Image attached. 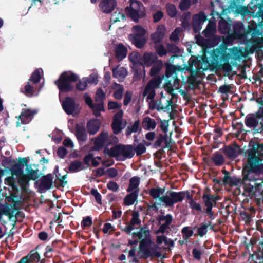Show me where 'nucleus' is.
Here are the masks:
<instances>
[{"instance_id": "7ed1b4c3", "label": "nucleus", "mask_w": 263, "mask_h": 263, "mask_svg": "<svg viewBox=\"0 0 263 263\" xmlns=\"http://www.w3.org/2000/svg\"><path fill=\"white\" fill-rule=\"evenodd\" d=\"M210 58L208 59L205 55L203 58V66L197 68L195 72L196 73L202 70V71L210 70H222L226 72L232 71V67L229 63V58L228 55L223 56L219 50L213 49L210 53Z\"/></svg>"}, {"instance_id": "5701e85b", "label": "nucleus", "mask_w": 263, "mask_h": 263, "mask_svg": "<svg viewBox=\"0 0 263 263\" xmlns=\"http://www.w3.org/2000/svg\"><path fill=\"white\" fill-rule=\"evenodd\" d=\"M53 183L52 175L50 173L43 176L41 179L39 186V189L41 191L50 189Z\"/></svg>"}, {"instance_id": "72a5a7b5", "label": "nucleus", "mask_w": 263, "mask_h": 263, "mask_svg": "<svg viewBox=\"0 0 263 263\" xmlns=\"http://www.w3.org/2000/svg\"><path fill=\"white\" fill-rule=\"evenodd\" d=\"M130 193L124 199V203L125 205H132L135 203L138 198L139 190H136L134 192Z\"/></svg>"}, {"instance_id": "f257e3e1", "label": "nucleus", "mask_w": 263, "mask_h": 263, "mask_svg": "<svg viewBox=\"0 0 263 263\" xmlns=\"http://www.w3.org/2000/svg\"><path fill=\"white\" fill-rule=\"evenodd\" d=\"M263 173V163H259L256 159H247V164L242 170V184L244 191L250 197L258 196L261 194L263 181L259 182V174Z\"/></svg>"}, {"instance_id": "e433bc0d", "label": "nucleus", "mask_w": 263, "mask_h": 263, "mask_svg": "<svg viewBox=\"0 0 263 263\" xmlns=\"http://www.w3.org/2000/svg\"><path fill=\"white\" fill-rule=\"evenodd\" d=\"M156 126V123L154 119L147 116L144 118L142 122V127L146 130L154 129Z\"/></svg>"}, {"instance_id": "bf43d9fd", "label": "nucleus", "mask_w": 263, "mask_h": 263, "mask_svg": "<svg viewBox=\"0 0 263 263\" xmlns=\"http://www.w3.org/2000/svg\"><path fill=\"white\" fill-rule=\"evenodd\" d=\"M139 213L138 211H135L132 214V217L130 221V223L135 227V225H139L141 221L139 219Z\"/></svg>"}, {"instance_id": "0eeeda50", "label": "nucleus", "mask_w": 263, "mask_h": 263, "mask_svg": "<svg viewBox=\"0 0 263 263\" xmlns=\"http://www.w3.org/2000/svg\"><path fill=\"white\" fill-rule=\"evenodd\" d=\"M195 39L196 40V43L202 47L203 50V54L201 57V60H198L197 59H195L192 62V64L189 65L187 67V69L190 71L191 73L193 72H195L196 70H197V68L200 67V66H203V56L205 55V57L210 59V53L212 52L213 50H209L208 48V38L205 39L200 34L196 35L195 36Z\"/></svg>"}, {"instance_id": "a18cd8bd", "label": "nucleus", "mask_w": 263, "mask_h": 263, "mask_svg": "<svg viewBox=\"0 0 263 263\" xmlns=\"http://www.w3.org/2000/svg\"><path fill=\"white\" fill-rule=\"evenodd\" d=\"M222 40V37L218 35H214V34L210 37H208V48L209 50H211V48L217 46L220 42H221Z\"/></svg>"}, {"instance_id": "9d476101", "label": "nucleus", "mask_w": 263, "mask_h": 263, "mask_svg": "<svg viewBox=\"0 0 263 263\" xmlns=\"http://www.w3.org/2000/svg\"><path fill=\"white\" fill-rule=\"evenodd\" d=\"M161 215H159L157 217V224L159 226V227L157 230L155 231L156 234H168L170 231H168L170 229V226L172 224L173 217V216L170 214H167L166 215H163L164 212L162 210H160Z\"/></svg>"}, {"instance_id": "bb28decb", "label": "nucleus", "mask_w": 263, "mask_h": 263, "mask_svg": "<svg viewBox=\"0 0 263 263\" xmlns=\"http://www.w3.org/2000/svg\"><path fill=\"white\" fill-rule=\"evenodd\" d=\"M142 60L143 65H144L145 66L149 67L159 60H158V56L156 53L150 52L144 53Z\"/></svg>"}, {"instance_id": "49530a36", "label": "nucleus", "mask_w": 263, "mask_h": 263, "mask_svg": "<svg viewBox=\"0 0 263 263\" xmlns=\"http://www.w3.org/2000/svg\"><path fill=\"white\" fill-rule=\"evenodd\" d=\"M146 232L148 233L149 238H151V234L149 230H144L142 227L140 228L139 231L137 232H133L132 233V235L133 237H138V238L141 240L143 239H146V235L147 233H146Z\"/></svg>"}, {"instance_id": "774afa93", "label": "nucleus", "mask_w": 263, "mask_h": 263, "mask_svg": "<svg viewBox=\"0 0 263 263\" xmlns=\"http://www.w3.org/2000/svg\"><path fill=\"white\" fill-rule=\"evenodd\" d=\"M191 6V0H181L179 8L181 11L188 10Z\"/></svg>"}, {"instance_id": "ddd939ff", "label": "nucleus", "mask_w": 263, "mask_h": 263, "mask_svg": "<svg viewBox=\"0 0 263 263\" xmlns=\"http://www.w3.org/2000/svg\"><path fill=\"white\" fill-rule=\"evenodd\" d=\"M146 233H148L146 232ZM146 239H143L139 241V245L137 252V256L140 259H147L150 257H152L151 247L153 241L151 238H149L148 234H147Z\"/></svg>"}, {"instance_id": "c9c22d12", "label": "nucleus", "mask_w": 263, "mask_h": 263, "mask_svg": "<svg viewBox=\"0 0 263 263\" xmlns=\"http://www.w3.org/2000/svg\"><path fill=\"white\" fill-rule=\"evenodd\" d=\"M76 136L79 141L85 142L87 139L85 128L78 125H77L76 128Z\"/></svg>"}, {"instance_id": "39448f33", "label": "nucleus", "mask_w": 263, "mask_h": 263, "mask_svg": "<svg viewBox=\"0 0 263 263\" xmlns=\"http://www.w3.org/2000/svg\"><path fill=\"white\" fill-rule=\"evenodd\" d=\"M104 153L111 157L116 158L117 160L124 161L134 157V146L131 144H118L110 149L105 147Z\"/></svg>"}, {"instance_id": "864d4df0", "label": "nucleus", "mask_w": 263, "mask_h": 263, "mask_svg": "<svg viewBox=\"0 0 263 263\" xmlns=\"http://www.w3.org/2000/svg\"><path fill=\"white\" fill-rule=\"evenodd\" d=\"M146 148L142 143H139L134 147V152L136 153L137 156H140L146 152Z\"/></svg>"}, {"instance_id": "c85d7f7f", "label": "nucleus", "mask_w": 263, "mask_h": 263, "mask_svg": "<svg viewBox=\"0 0 263 263\" xmlns=\"http://www.w3.org/2000/svg\"><path fill=\"white\" fill-rule=\"evenodd\" d=\"M165 34V28L164 26H159L156 32L152 34L151 39L152 41L157 44L160 43L163 39Z\"/></svg>"}, {"instance_id": "dca6fc26", "label": "nucleus", "mask_w": 263, "mask_h": 263, "mask_svg": "<svg viewBox=\"0 0 263 263\" xmlns=\"http://www.w3.org/2000/svg\"><path fill=\"white\" fill-rule=\"evenodd\" d=\"M174 141L171 136H168L167 134L164 135L159 134L156 137V140L153 144V147L156 149L165 146L169 150H172Z\"/></svg>"}, {"instance_id": "c03bdc74", "label": "nucleus", "mask_w": 263, "mask_h": 263, "mask_svg": "<svg viewBox=\"0 0 263 263\" xmlns=\"http://www.w3.org/2000/svg\"><path fill=\"white\" fill-rule=\"evenodd\" d=\"M219 30L223 34H228L230 32L231 25L225 20H221L219 22Z\"/></svg>"}, {"instance_id": "6e6552de", "label": "nucleus", "mask_w": 263, "mask_h": 263, "mask_svg": "<svg viewBox=\"0 0 263 263\" xmlns=\"http://www.w3.org/2000/svg\"><path fill=\"white\" fill-rule=\"evenodd\" d=\"M130 6L125 8L126 14L135 23H138L140 19L146 15L145 7L140 2L136 0H130Z\"/></svg>"}, {"instance_id": "338daca9", "label": "nucleus", "mask_w": 263, "mask_h": 263, "mask_svg": "<svg viewBox=\"0 0 263 263\" xmlns=\"http://www.w3.org/2000/svg\"><path fill=\"white\" fill-rule=\"evenodd\" d=\"M91 194L94 196L96 202L100 205L102 204V196L99 193L98 190L96 189H91L90 191Z\"/></svg>"}, {"instance_id": "4d7b16f0", "label": "nucleus", "mask_w": 263, "mask_h": 263, "mask_svg": "<svg viewBox=\"0 0 263 263\" xmlns=\"http://www.w3.org/2000/svg\"><path fill=\"white\" fill-rule=\"evenodd\" d=\"M118 89L116 90L113 93V97L117 100H120L122 99L124 91V88L122 85L119 84H115Z\"/></svg>"}, {"instance_id": "9b49d317", "label": "nucleus", "mask_w": 263, "mask_h": 263, "mask_svg": "<svg viewBox=\"0 0 263 263\" xmlns=\"http://www.w3.org/2000/svg\"><path fill=\"white\" fill-rule=\"evenodd\" d=\"M245 154H247V159L250 157L255 158L258 163H262L263 143L259 144L257 141L250 140L249 143V149L245 151Z\"/></svg>"}, {"instance_id": "13d9d810", "label": "nucleus", "mask_w": 263, "mask_h": 263, "mask_svg": "<svg viewBox=\"0 0 263 263\" xmlns=\"http://www.w3.org/2000/svg\"><path fill=\"white\" fill-rule=\"evenodd\" d=\"M125 18V15L122 12H115L111 16L110 21L116 23L118 21H120L121 20Z\"/></svg>"}, {"instance_id": "f03ea898", "label": "nucleus", "mask_w": 263, "mask_h": 263, "mask_svg": "<svg viewBox=\"0 0 263 263\" xmlns=\"http://www.w3.org/2000/svg\"><path fill=\"white\" fill-rule=\"evenodd\" d=\"M165 191V187H153L149 189L148 194L154 199H158L159 202L155 201L152 205L148 206V210H153L155 212L158 211V206L161 205L163 203L165 207H172L177 202H182L183 200L184 193L183 191L178 192L168 191L165 195H163Z\"/></svg>"}, {"instance_id": "8fccbe9b", "label": "nucleus", "mask_w": 263, "mask_h": 263, "mask_svg": "<svg viewBox=\"0 0 263 263\" xmlns=\"http://www.w3.org/2000/svg\"><path fill=\"white\" fill-rule=\"evenodd\" d=\"M211 159L216 166H220L224 162V158L223 155L218 153H215Z\"/></svg>"}, {"instance_id": "aec40b11", "label": "nucleus", "mask_w": 263, "mask_h": 263, "mask_svg": "<svg viewBox=\"0 0 263 263\" xmlns=\"http://www.w3.org/2000/svg\"><path fill=\"white\" fill-rule=\"evenodd\" d=\"M117 5L116 0H103L100 3L99 6L102 12L108 14L112 12Z\"/></svg>"}, {"instance_id": "423d86ee", "label": "nucleus", "mask_w": 263, "mask_h": 263, "mask_svg": "<svg viewBox=\"0 0 263 263\" xmlns=\"http://www.w3.org/2000/svg\"><path fill=\"white\" fill-rule=\"evenodd\" d=\"M79 76L71 71L63 72L54 84L58 88L60 92H69L74 89L73 83L78 81Z\"/></svg>"}, {"instance_id": "f704fd0d", "label": "nucleus", "mask_w": 263, "mask_h": 263, "mask_svg": "<svg viewBox=\"0 0 263 263\" xmlns=\"http://www.w3.org/2000/svg\"><path fill=\"white\" fill-rule=\"evenodd\" d=\"M216 23L210 20L206 28L203 31L202 34L206 37L213 36L216 32Z\"/></svg>"}, {"instance_id": "e2e57ef3", "label": "nucleus", "mask_w": 263, "mask_h": 263, "mask_svg": "<svg viewBox=\"0 0 263 263\" xmlns=\"http://www.w3.org/2000/svg\"><path fill=\"white\" fill-rule=\"evenodd\" d=\"M155 49L156 52V54H158L160 57H163L166 55L167 53V50L165 49L164 46L162 44L155 46Z\"/></svg>"}, {"instance_id": "4c0bfd02", "label": "nucleus", "mask_w": 263, "mask_h": 263, "mask_svg": "<svg viewBox=\"0 0 263 263\" xmlns=\"http://www.w3.org/2000/svg\"><path fill=\"white\" fill-rule=\"evenodd\" d=\"M150 69L149 75L151 77H156V76L159 74L161 70L163 67V63L161 60L157 61L155 63L153 64Z\"/></svg>"}, {"instance_id": "69168bd1", "label": "nucleus", "mask_w": 263, "mask_h": 263, "mask_svg": "<svg viewBox=\"0 0 263 263\" xmlns=\"http://www.w3.org/2000/svg\"><path fill=\"white\" fill-rule=\"evenodd\" d=\"M21 91L27 96L31 97L33 95V87L30 85L29 82L27 83L23 89H21Z\"/></svg>"}, {"instance_id": "de8ad7c7", "label": "nucleus", "mask_w": 263, "mask_h": 263, "mask_svg": "<svg viewBox=\"0 0 263 263\" xmlns=\"http://www.w3.org/2000/svg\"><path fill=\"white\" fill-rule=\"evenodd\" d=\"M98 103H94L93 106L90 108L93 111V115H101L100 111L105 110L103 102H98Z\"/></svg>"}, {"instance_id": "2f4dec72", "label": "nucleus", "mask_w": 263, "mask_h": 263, "mask_svg": "<svg viewBox=\"0 0 263 263\" xmlns=\"http://www.w3.org/2000/svg\"><path fill=\"white\" fill-rule=\"evenodd\" d=\"M86 127L90 135H95L100 129V122L98 120H91L87 122Z\"/></svg>"}, {"instance_id": "393cba45", "label": "nucleus", "mask_w": 263, "mask_h": 263, "mask_svg": "<svg viewBox=\"0 0 263 263\" xmlns=\"http://www.w3.org/2000/svg\"><path fill=\"white\" fill-rule=\"evenodd\" d=\"M62 107L64 110L67 115H72L76 109L74 99L71 97H66L62 103Z\"/></svg>"}, {"instance_id": "ea45409f", "label": "nucleus", "mask_w": 263, "mask_h": 263, "mask_svg": "<svg viewBox=\"0 0 263 263\" xmlns=\"http://www.w3.org/2000/svg\"><path fill=\"white\" fill-rule=\"evenodd\" d=\"M85 168L82 163L78 160L72 161L68 167L69 171L71 172H77Z\"/></svg>"}, {"instance_id": "1a4fd4ad", "label": "nucleus", "mask_w": 263, "mask_h": 263, "mask_svg": "<svg viewBox=\"0 0 263 263\" xmlns=\"http://www.w3.org/2000/svg\"><path fill=\"white\" fill-rule=\"evenodd\" d=\"M133 33L128 35V39L136 48L142 49L147 42L146 30L140 25H135L132 29Z\"/></svg>"}, {"instance_id": "cd10ccee", "label": "nucleus", "mask_w": 263, "mask_h": 263, "mask_svg": "<svg viewBox=\"0 0 263 263\" xmlns=\"http://www.w3.org/2000/svg\"><path fill=\"white\" fill-rule=\"evenodd\" d=\"M112 76L118 79L119 82H122L127 74V71L124 67L117 66L112 70Z\"/></svg>"}, {"instance_id": "79ce46f5", "label": "nucleus", "mask_w": 263, "mask_h": 263, "mask_svg": "<svg viewBox=\"0 0 263 263\" xmlns=\"http://www.w3.org/2000/svg\"><path fill=\"white\" fill-rule=\"evenodd\" d=\"M206 20V16L203 11H200L198 13L194 14L192 18V22L201 25Z\"/></svg>"}, {"instance_id": "603ef678", "label": "nucleus", "mask_w": 263, "mask_h": 263, "mask_svg": "<svg viewBox=\"0 0 263 263\" xmlns=\"http://www.w3.org/2000/svg\"><path fill=\"white\" fill-rule=\"evenodd\" d=\"M181 233L184 240H187L194 233L193 230L190 227H184L181 230Z\"/></svg>"}, {"instance_id": "7c9ffc66", "label": "nucleus", "mask_w": 263, "mask_h": 263, "mask_svg": "<svg viewBox=\"0 0 263 263\" xmlns=\"http://www.w3.org/2000/svg\"><path fill=\"white\" fill-rule=\"evenodd\" d=\"M260 120L261 118L256 117V116H249L248 117L246 116L245 122L247 127L254 128V132L256 133V129L258 128H257L258 125H260Z\"/></svg>"}, {"instance_id": "4468645a", "label": "nucleus", "mask_w": 263, "mask_h": 263, "mask_svg": "<svg viewBox=\"0 0 263 263\" xmlns=\"http://www.w3.org/2000/svg\"><path fill=\"white\" fill-rule=\"evenodd\" d=\"M161 82L162 80L160 77H155L149 81L143 92L144 97L147 96V100H152L154 99L156 95L155 89L159 88Z\"/></svg>"}, {"instance_id": "6ab92c4d", "label": "nucleus", "mask_w": 263, "mask_h": 263, "mask_svg": "<svg viewBox=\"0 0 263 263\" xmlns=\"http://www.w3.org/2000/svg\"><path fill=\"white\" fill-rule=\"evenodd\" d=\"M43 75V70L41 68H37L34 71V96H37L44 86V80L42 83L38 84L41 80L44 79Z\"/></svg>"}, {"instance_id": "5fc2aeb1", "label": "nucleus", "mask_w": 263, "mask_h": 263, "mask_svg": "<svg viewBox=\"0 0 263 263\" xmlns=\"http://www.w3.org/2000/svg\"><path fill=\"white\" fill-rule=\"evenodd\" d=\"M166 12L170 17H174L177 14V10L175 6L172 4L166 5Z\"/></svg>"}, {"instance_id": "37998d69", "label": "nucleus", "mask_w": 263, "mask_h": 263, "mask_svg": "<svg viewBox=\"0 0 263 263\" xmlns=\"http://www.w3.org/2000/svg\"><path fill=\"white\" fill-rule=\"evenodd\" d=\"M223 185L228 184L230 186H237L239 184H242V179L237 178L236 176H229L226 181H222Z\"/></svg>"}, {"instance_id": "4be33fe9", "label": "nucleus", "mask_w": 263, "mask_h": 263, "mask_svg": "<svg viewBox=\"0 0 263 263\" xmlns=\"http://www.w3.org/2000/svg\"><path fill=\"white\" fill-rule=\"evenodd\" d=\"M123 116H114V119L111 123V128L115 134H119L124 128L126 124V121L123 122Z\"/></svg>"}, {"instance_id": "b1692460", "label": "nucleus", "mask_w": 263, "mask_h": 263, "mask_svg": "<svg viewBox=\"0 0 263 263\" xmlns=\"http://www.w3.org/2000/svg\"><path fill=\"white\" fill-rule=\"evenodd\" d=\"M18 212L17 209L14 205L6 203L0 205V215H5L12 218Z\"/></svg>"}, {"instance_id": "f8f14e48", "label": "nucleus", "mask_w": 263, "mask_h": 263, "mask_svg": "<svg viewBox=\"0 0 263 263\" xmlns=\"http://www.w3.org/2000/svg\"><path fill=\"white\" fill-rule=\"evenodd\" d=\"M217 50H219L223 56L228 55L229 60L232 59L234 61H240L244 57L243 51L236 47H233L230 49V52L227 53L228 45L225 41L216 48Z\"/></svg>"}, {"instance_id": "412c9836", "label": "nucleus", "mask_w": 263, "mask_h": 263, "mask_svg": "<svg viewBox=\"0 0 263 263\" xmlns=\"http://www.w3.org/2000/svg\"><path fill=\"white\" fill-rule=\"evenodd\" d=\"M216 224H212L211 221H209L207 223H201L199 227H195L194 228V229H195L196 228H197V233L195 234V236H198L200 237H203L207 234L209 227H210V230L215 232V226Z\"/></svg>"}, {"instance_id": "a19ab883", "label": "nucleus", "mask_w": 263, "mask_h": 263, "mask_svg": "<svg viewBox=\"0 0 263 263\" xmlns=\"http://www.w3.org/2000/svg\"><path fill=\"white\" fill-rule=\"evenodd\" d=\"M138 131H141V128L140 127V121L139 120L135 121L133 124L127 126L125 134L126 135L128 136L130 135L132 133H136Z\"/></svg>"}, {"instance_id": "f3484780", "label": "nucleus", "mask_w": 263, "mask_h": 263, "mask_svg": "<svg viewBox=\"0 0 263 263\" xmlns=\"http://www.w3.org/2000/svg\"><path fill=\"white\" fill-rule=\"evenodd\" d=\"M106 144L107 147L110 144V139L108 132L103 130L98 137L96 138L94 142L93 149L95 151H100Z\"/></svg>"}, {"instance_id": "58836bf2", "label": "nucleus", "mask_w": 263, "mask_h": 263, "mask_svg": "<svg viewBox=\"0 0 263 263\" xmlns=\"http://www.w3.org/2000/svg\"><path fill=\"white\" fill-rule=\"evenodd\" d=\"M140 184V179L137 176L132 177L129 179V185L127 189V192L128 193L134 192L136 190H139L138 186Z\"/></svg>"}, {"instance_id": "680f3d73", "label": "nucleus", "mask_w": 263, "mask_h": 263, "mask_svg": "<svg viewBox=\"0 0 263 263\" xmlns=\"http://www.w3.org/2000/svg\"><path fill=\"white\" fill-rule=\"evenodd\" d=\"M153 246L151 247L152 255V257L159 258L162 256L161 253L158 250L159 249V246L155 244L154 242L152 243Z\"/></svg>"}, {"instance_id": "2eb2a0df", "label": "nucleus", "mask_w": 263, "mask_h": 263, "mask_svg": "<svg viewBox=\"0 0 263 263\" xmlns=\"http://www.w3.org/2000/svg\"><path fill=\"white\" fill-rule=\"evenodd\" d=\"M150 106L152 109H156L158 111L163 110L169 114V115H174L172 114L173 108V103L171 99L166 100L165 105L162 104V100L155 101L151 100Z\"/></svg>"}, {"instance_id": "0e129e2a", "label": "nucleus", "mask_w": 263, "mask_h": 263, "mask_svg": "<svg viewBox=\"0 0 263 263\" xmlns=\"http://www.w3.org/2000/svg\"><path fill=\"white\" fill-rule=\"evenodd\" d=\"M92 224V218L90 216L84 217L81 223V227L85 229L89 227Z\"/></svg>"}, {"instance_id": "473e14b6", "label": "nucleus", "mask_w": 263, "mask_h": 263, "mask_svg": "<svg viewBox=\"0 0 263 263\" xmlns=\"http://www.w3.org/2000/svg\"><path fill=\"white\" fill-rule=\"evenodd\" d=\"M202 199L206 208L205 210H212L214 204H215L216 203V197L210 194H204L202 196Z\"/></svg>"}, {"instance_id": "3c124183", "label": "nucleus", "mask_w": 263, "mask_h": 263, "mask_svg": "<svg viewBox=\"0 0 263 263\" xmlns=\"http://www.w3.org/2000/svg\"><path fill=\"white\" fill-rule=\"evenodd\" d=\"M87 84L86 78H83L82 79H78L76 85V89L80 91H84L87 88Z\"/></svg>"}, {"instance_id": "6e6d98bb", "label": "nucleus", "mask_w": 263, "mask_h": 263, "mask_svg": "<svg viewBox=\"0 0 263 263\" xmlns=\"http://www.w3.org/2000/svg\"><path fill=\"white\" fill-rule=\"evenodd\" d=\"M250 12L247 6L239 5L235 14L241 15L242 17H245L249 15Z\"/></svg>"}, {"instance_id": "20e7f679", "label": "nucleus", "mask_w": 263, "mask_h": 263, "mask_svg": "<svg viewBox=\"0 0 263 263\" xmlns=\"http://www.w3.org/2000/svg\"><path fill=\"white\" fill-rule=\"evenodd\" d=\"M28 159L25 157L19 158L18 162L12 165L10 170L12 175L19 177L18 183L22 192L25 193H28L29 182L33 180V169L28 165Z\"/></svg>"}, {"instance_id": "a211bd4d", "label": "nucleus", "mask_w": 263, "mask_h": 263, "mask_svg": "<svg viewBox=\"0 0 263 263\" xmlns=\"http://www.w3.org/2000/svg\"><path fill=\"white\" fill-rule=\"evenodd\" d=\"M222 152L228 158L234 160L241 154V149L238 145L234 144L225 146Z\"/></svg>"}, {"instance_id": "c756f323", "label": "nucleus", "mask_w": 263, "mask_h": 263, "mask_svg": "<svg viewBox=\"0 0 263 263\" xmlns=\"http://www.w3.org/2000/svg\"><path fill=\"white\" fill-rule=\"evenodd\" d=\"M127 54V49L123 44L120 43L116 46L115 49V54L118 60H122L126 57Z\"/></svg>"}, {"instance_id": "a878e982", "label": "nucleus", "mask_w": 263, "mask_h": 263, "mask_svg": "<svg viewBox=\"0 0 263 263\" xmlns=\"http://www.w3.org/2000/svg\"><path fill=\"white\" fill-rule=\"evenodd\" d=\"M48 160L45 157H43L40 160L39 163L36 165L34 164L35 169L34 170V180L39 178L43 174V172L46 168L45 163H48Z\"/></svg>"}, {"instance_id": "052dcab7", "label": "nucleus", "mask_w": 263, "mask_h": 263, "mask_svg": "<svg viewBox=\"0 0 263 263\" xmlns=\"http://www.w3.org/2000/svg\"><path fill=\"white\" fill-rule=\"evenodd\" d=\"M16 263H33V250L26 256L23 257Z\"/></svg>"}, {"instance_id": "09e8293b", "label": "nucleus", "mask_w": 263, "mask_h": 263, "mask_svg": "<svg viewBox=\"0 0 263 263\" xmlns=\"http://www.w3.org/2000/svg\"><path fill=\"white\" fill-rule=\"evenodd\" d=\"M139 57V54L138 53H137L135 54L134 55H129V59L130 62L134 64L135 67H142L143 69L144 70V66H143V63L140 61Z\"/></svg>"}]
</instances>
